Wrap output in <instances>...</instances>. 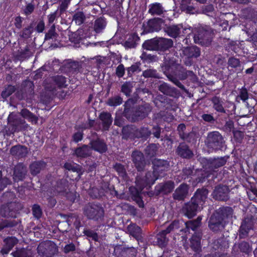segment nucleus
I'll return each instance as SVG.
<instances>
[{
  "label": "nucleus",
  "mask_w": 257,
  "mask_h": 257,
  "mask_svg": "<svg viewBox=\"0 0 257 257\" xmlns=\"http://www.w3.org/2000/svg\"><path fill=\"white\" fill-rule=\"evenodd\" d=\"M34 10V6L32 4H29L27 6L25 10V13L26 15H30L32 13Z\"/></svg>",
  "instance_id": "nucleus-53"
},
{
  "label": "nucleus",
  "mask_w": 257,
  "mask_h": 257,
  "mask_svg": "<svg viewBox=\"0 0 257 257\" xmlns=\"http://www.w3.org/2000/svg\"><path fill=\"white\" fill-rule=\"evenodd\" d=\"M44 23L43 22H40L37 26V30L38 32H42L44 29Z\"/></svg>",
  "instance_id": "nucleus-60"
},
{
  "label": "nucleus",
  "mask_w": 257,
  "mask_h": 257,
  "mask_svg": "<svg viewBox=\"0 0 257 257\" xmlns=\"http://www.w3.org/2000/svg\"><path fill=\"white\" fill-rule=\"evenodd\" d=\"M213 103L214 104V108L218 111L223 112L224 111L223 107L222 106V103L219 100V99L217 97H215L212 100Z\"/></svg>",
  "instance_id": "nucleus-34"
},
{
  "label": "nucleus",
  "mask_w": 257,
  "mask_h": 257,
  "mask_svg": "<svg viewBox=\"0 0 257 257\" xmlns=\"http://www.w3.org/2000/svg\"><path fill=\"white\" fill-rule=\"evenodd\" d=\"M57 12H55L51 14H50L48 17V21L50 24H52L54 22L56 18Z\"/></svg>",
  "instance_id": "nucleus-55"
},
{
  "label": "nucleus",
  "mask_w": 257,
  "mask_h": 257,
  "mask_svg": "<svg viewBox=\"0 0 257 257\" xmlns=\"http://www.w3.org/2000/svg\"><path fill=\"white\" fill-rule=\"evenodd\" d=\"M188 187L187 185L183 184L177 188L174 193L175 199L181 200L184 199L188 195Z\"/></svg>",
  "instance_id": "nucleus-9"
},
{
  "label": "nucleus",
  "mask_w": 257,
  "mask_h": 257,
  "mask_svg": "<svg viewBox=\"0 0 257 257\" xmlns=\"http://www.w3.org/2000/svg\"><path fill=\"white\" fill-rule=\"evenodd\" d=\"M78 167L77 165L70 163H66L64 165V167L66 169L72 170L73 172H75L77 170Z\"/></svg>",
  "instance_id": "nucleus-45"
},
{
  "label": "nucleus",
  "mask_w": 257,
  "mask_h": 257,
  "mask_svg": "<svg viewBox=\"0 0 257 257\" xmlns=\"http://www.w3.org/2000/svg\"><path fill=\"white\" fill-rule=\"evenodd\" d=\"M105 26L106 22L105 20L103 18H100L95 21L94 30L97 33H100L105 28Z\"/></svg>",
  "instance_id": "nucleus-21"
},
{
  "label": "nucleus",
  "mask_w": 257,
  "mask_h": 257,
  "mask_svg": "<svg viewBox=\"0 0 257 257\" xmlns=\"http://www.w3.org/2000/svg\"><path fill=\"white\" fill-rule=\"evenodd\" d=\"M174 188L173 182L169 181L167 182L163 186V190L165 192H171Z\"/></svg>",
  "instance_id": "nucleus-39"
},
{
  "label": "nucleus",
  "mask_w": 257,
  "mask_h": 257,
  "mask_svg": "<svg viewBox=\"0 0 257 257\" xmlns=\"http://www.w3.org/2000/svg\"><path fill=\"white\" fill-rule=\"evenodd\" d=\"M85 234L88 236H91L94 240H97L98 239L97 235L96 233H94L90 231H86Z\"/></svg>",
  "instance_id": "nucleus-59"
},
{
  "label": "nucleus",
  "mask_w": 257,
  "mask_h": 257,
  "mask_svg": "<svg viewBox=\"0 0 257 257\" xmlns=\"http://www.w3.org/2000/svg\"><path fill=\"white\" fill-rule=\"evenodd\" d=\"M160 21L156 20H151L149 22V25L150 26L152 27L153 26H154V27L152 29V31H158L160 29V26L156 27V25L158 26L160 24Z\"/></svg>",
  "instance_id": "nucleus-41"
},
{
  "label": "nucleus",
  "mask_w": 257,
  "mask_h": 257,
  "mask_svg": "<svg viewBox=\"0 0 257 257\" xmlns=\"http://www.w3.org/2000/svg\"><path fill=\"white\" fill-rule=\"evenodd\" d=\"M201 220L202 218L198 217L196 220L186 222V226L188 229L191 228L192 230H194L200 225Z\"/></svg>",
  "instance_id": "nucleus-29"
},
{
  "label": "nucleus",
  "mask_w": 257,
  "mask_h": 257,
  "mask_svg": "<svg viewBox=\"0 0 257 257\" xmlns=\"http://www.w3.org/2000/svg\"><path fill=\"white\" fill-rule=\"evenodd\" d=\"M57 251V249L55 244L51 241L42 242L38 246V253L48 257L51 256Z\"/></svg>",
  "instance_id": "nucleus-3"
},
{
  "label": "nucleus",
  "mask_w": 257,
  "mask_h": 257,
  "mask_svg": "<svg viewBox=\"0 0 257 257\" xmlns=\"http://www.w3.org/2000/svg\"><path fill=\"white\" fill-rule=\"evenodd\" d=\"M11 249H9V247H8V246H7L6 245V246L1 250V252L3 254H7L10 251Z\"/></svg>",
  "instance_id": "nucleus-64"
},
{
  "label": "nucleus",
  "mask_w": 257,
  "mask_h": 257,
  "mask_svg": "<svg viewBox=\"0 0 257 257\" xmlns=\"http://www.w3.org/2000/svg\"><path fill=\"white\" fill-rule=\"evenodd\" d=\"M46 164L43 162H36L30 165L31 172L33 175H36L40 172V170L44 168Z\"/></svg>",
  "instance_id": "nucleus-20"
},
{
  "label": "nucleus",
  "mask_w": 257,
  "mask_h": 257,
  "mask_svg": "<svg viewBox=\"0 0 257 257\" xmlns=\"http://www.w3.org/2000/svg\"><path fill=\"white\" fill-rule=\"evenodd\" d=\"M92 148L95 151L103 153L106 150V147L104 142L100 140H97L96 141L92 142L91 143Z\"/></svg>",
  "instance_id": "nucleus-19"
},
{
  "label": "nucleus",
  "mask_w": 257,
  "mask_h": 257,
  "mask_svg": "<svg viewBox=\"0 0 257 257\" xmlns=\"http://www.w3.org/2000/svg\"><path fill=\"white\" fill-rule=\"evenodd\" d=\"M155 72L154 70H148L143 72V75L145 77H152L154 75Z\"/></svg>",
  "instance_id": "nucleus-56"
},
{
  "label": "nucleus",
  "mask_w": 257,
  "mask_h": 257,
  "mask_svg": "<svg viewBox=\"0 0 257 257\" xmlns=\"http://www.w3.org/2000/svg\"><path fill=\"white\" fill-rule=\"evenodd\" d=\"M240 61L238 59L231 57L228 60V67L231 68H236L240 66Z\"/></svg>",
  "instance_id": "nucleus-37"
},
{
  "label": "nucleus",
  "mask_w": 257,
  "mask_h": 257,
  "mask_svg": "<svg viewBox=\"0 0 257 257\" xmlns=\"http://www.w3.org/2000/svg\"><path fill=\"white\" fill-rule=\"evenodd\" d=\"M182 52L184 55L189 58L198 57L200 54V50L199 48L196 46H191L189 47L184 48L182 50Z\"/></svg>",
  "instance_id": "nucleus-13"
},
{
  "label": "nucleus",
  "mask_w": 257,
  "mask_h": 257,
  "mask_svg": "<svg viewBox=\"0 0 257 257\" xmlns=\"http://www.w3.org/2000/svg\"><path fill=\"white\" fill-rule=\"evenodd\" d=\"M85 17L82 12H78L75 14L73 16V20L75 23L78 25L82 24L84 20Z\"/></svg>",
  "instance_id": "nucleus-33"
},
{
  "label": "nucleus",
  "mask_w": 257,
  "mask_h": 257,
  "mask_svg": "<svg viewBox=\"0 0 257 257\" xmlns=\"http://www.w3.org/2000/svg\"><path fill=\"white\" fill-rule=\"evenodd\" d=\"M134 163L138 171H141L144 167L143 155L139 151H135L132 155Z\"/></svg>",
  "instance_id": "nucleus-10"
},
{
  "label": "nucleus",
  "mask_w": 257,
  "mask_h": 257,
  "mask_svg": "<svg viewBox=\"0 0 257 257\" xmlns=\"http://www.w3.org/2000/svg\"><path fill=\"white\" fill-rule=\"evenodd\" d=\"M236 247H238L241 252H245L246 253H248V252H250L251 250L249 244L246 242H241L237 245H235L234 246V249H235Z\"/></svg>",
  "instance_id": "nucleus-30"
},
{
  "label": "nucleus",
  "mask_w": 257,
  "mask_h": 257,
  "mask_svg": "<svg viewBox=\"0 0 257 257\" xmlns=\"http://www.w3.org/2000/svg\"><path fill=\"white\" fill-rule=\"evenodd\" d=\"M200 234H195L191 239V246L195 251H198L200 249Z\"/></svg>",
  "instance_id": "nucleus-18"
},
{
  "label": "nucleus",
  "mask_w": 257,
  "mask_h": 257,
  "mask_svg": "<svg viewBox=\"0 0 257 257\" xmlns=\"http://www.w3.org/2000/svg\"><path fill=\"white\" fill-rule=\"evenodd\" d=\"M195 43L202 45L207 46L210 43V40L208 37V33L203 30H200L198 34H195L194 37Z\"/></svg>",
  "instance_id": "nucleus-7"
},
{
  "label": "nucleus",
  "mask_w": 257,
  "mask_h": 257,
  "mask_svg": "<svg viewBox=\"0 0 257 257\" xmlns=\"http://www.w3.org/2000/svg\"><path fill=\"white\" fill-rule=\"evenodd\" d=\"M224 164H225V160L222 158L216 159L212 163V164L213 165H217V167L222 166Z\"/></svg>",
  "instance_id": "nucleus-49"
},
{
  "label": "nucleus",
  "mask_w": 257,
  "mask_h": 257,
  "mask_svg": "<svg viewBox=\"0 0 257 257\" xmlns=\"http://www.w3.org/2000/svg\"><path fill=\"white\" fill-rule=\"evenodd\" d=\"M21 114L24 118L28 119L32 113L27 109H23L21 111Z\"/></svg>",
  "instance_id": "nucleus-57"
},
{
  "label": "nucleus",
  "mask_w": 257,
  "mask_h": 257,
  "mask_svg": "<svg viewBox=\"0 0 257 257\" xmlns=\"http://www.w3.org/2000/svg\"><path fill=\"white\" fill-rule=\"evenodd\" d=\"M128 229L131 234L134 236H139L141 231V228L135 224L130 225Z\"/></svg>",
  "instance_id": "nucleus-32"
},
{
  "label": "nucleus",
  "mask_w": 257,
  "mask_h": 257,
  "mask_svg": "<svg viewBox=\"0 0 257 257\" xmlns=\"http://www.w3.org/2000/svg\"><path fill=\"white\" fill-rule=\"evenodd\" d=\"M14 205V204H11L10 206H7L3 207L1 209V213L2 216L4 217H16V215L15 212L13 211H10V207H13Z\"/></svg>",
  "instance_id": "nucleus-25"
},
{
  "label": "nucleus",
  "mask_w": 257,
  "mask_h": 257,
  "mask_svg": "<svg viewBox=\"0 0 257 257\" xmlns=\"http://www.w3.org/2000/svg\"><path fill=\"white\" fill-rule=\"evenodd\" d=\"M122 103V99L119 96H114L108 99L107 103L109 106H116Z\"/></svg>",
  "instance_id": "nucleus-31"
},
{
  "label": "nucleus",
  "mask_w": 257,
  "mask_h": 257,
  "mask_svg": "<svg viewBox=\"0 0 257 257\" xmlns=\"http://www.w3.org/2000/svg\"><path fill=\"white\" fill-rule=\"evenodd\" d=\"M241 99L245 100L248 98L247 92L246 90H242L240 93Z\"/></svg>",
  "instance_id": "nucleus-61"
},
{
  "label": "nucleus",
  "mask_w": 257,
  "mask_h": 257,
  "mask_svg": "<svg viewBox=\"0 0 257 257\" xmlns=\"http://www.w3.org/2000/svg\"><path fill=\"white\" fill-rule=\"evenodd\" d=\"M144 49L148 50H155L158 48V41L150 40L146 41L143 45Z\"/></svg>",
  "instance_id": "nucleus-23"
},
{
  "label": "nucleus",
  "mask_w": 257,
  "mask_h": 257,
  "mask_svg": "<svg viewBox=\"0 0 257 257\" xmlns=\"http://www.w3.org/2000/svg\"><path fill=\"white\" fill-rule=\"evenodd\" d=\"M26 173V168L23 164L17 165L14 171V179L15 181L22 180Z\"/></svg>",
  "instance_id": "nucleus-11"
},
{
  "label": "nucleus",
  "mask_w": 257,
  "mask_h": 257,
  "mask_svg": "<svg viewBox=\"0 0 257 257\" xmlns=\"http://www.w3.org/2000/svg\"><path fill=\"white\" fill-rule=\"evenodd\" d=\"M214 10V8L212 6L209 5L204 10H203V13L209 15V13L212 12Z\"/></svg>",
  "instance_id": "nucleus-58"
},
{
  "label": "nucleus",
  "mask_w": 257,
  "mask_h": 257,
  "mask_svg": "<svg viewBox=\"0 0 257 257\" xmlns=\"http://www.w3.org/2000/svg\"><path fill=\"white\" fill-rule=\"evenodd\" d=\"M75 248V247L74 245L72 243H70V244H67L66 245H65V246L64 247V250L65 252L68 253L70 251L74 250Z\"/></svg>",
  "instance_id": "nucleus-48"
},
{
  "label": "nucleus",
  "mask_w": 257,
  "mask_h": 257,
  "mask_svg": "<svg viewBox=\"0 0 257 257\" xmlns=\"http://www.w3.org/2000/svg\"><path fill=\"white\" fill-rule=\"evenodd\" d=\"M82 138V134L81 132H77L73 136V140L75 142H78L81 140Z\"/></svg>",
  "instance_id": "nucleus-54"
},
{
  "label": "nucleus",
  "mask_w": 257,
  "mask_h": 257,
  "mask_svg": "<svg viewBox=\"0 0 257 257\" xmlns=\"http://www.w3.org/2000/svg\"><path fill=\"white\" fill-rule=\"evenodd\" d=\"M56 81L59 86H63L66 82L65 78L62 76L58 77Z\"/></svg>",
  "instance_id": "nucleus-52"
},
{
  "label": "nucleus",
  "mask_w": 257,
  "mask_h": 257,
  "mask_svg": "<svg viewBox=\"0 0 257 257\" xmlns=\"http://www.w3.org/2000/svg\"><path fill=\"white\" fill-rule=\"evenodd\" d=\"M124 73V68L123 65H119L116 69V74L119 77L123 76Z\"/></svg>",
  "instance_id": "nucleus-44"
},
{
  "label": "nucleus",
  "mask_w": 257,
  "mask_h": 257,
  "mask_svg": "<svg viewBox=\"0 0 257 257\" xmlns=\"http://www.w3.org/2000/svg\"><path fill=\"white\" fill-rule=\"evenodd\" d=\"M229 188L226 186H219L213 192V196L217 200L225 201L228 198Z\"/></svg>",
  "instance_id": "nucleus-5"
},
{
  "label": "nucleus",
  "mask_w": 257,
  "mask_h": 257,
  "mask_svg": "<svg viewBox=\"0 0 257 257\" xmlns=\"http://www.w3.org/2000/svg\"><path fill=\"white\" fill-rule=\"evenodd\" d=\"M209 141L216 146H220L222 143V138L221 135L217 132H213L209 134L208 136Z\"/></svg>",
  "instance_id": "nucleus-15"
},
{
  "label": "nucleus",
  "mask_w": 257,
  "mask_h": 257,
  "mask_svg": "<svg viewBox=\"0 0 257 257\" xmlns=\"http://www.w3.org/2000/svg\"><path fill=\"white\" fill-rule=\"evenodd\" d=\"M12 254L14 257H32V251L25 249H17Z\"/></svg>",
  "instance_id": "nucleus-24"
},
{
  "label": "nucleus",
  "mask_w": 257,
  "mask_h": 257,
  "mask_svg": "<svg viewBox=\"0 0 257 257\" xmlns=\"http://www.w3.org/2000/svg\"><path fill=\"white\" fill-rule=\"evenodd\" d=\"M85 214L90 218H97L98 214L101 215L102 210L96 206H88L84 211Z\"/></svg>",
  "instance_id": "nucleus-12"
},
{
  "label": "nucleus",
  "mask_w": 257,
  "mask_h": 257,
  "mask_svg": "<svg viewBox=\"0 0 257 257\" xmlns=\"http://www.w3.org/2000/svg\"><path fill=\"white\" fill-rule=\"evenodd\" d=\"M115 170L118 172L119 175L124 178L125 176V172L123 166L120 164H116L114 166Z\"/></svg>",
  "instance_id": "nucleus-38"
},
{
  "label": "nucleus",
  "mask_w": 257,
  "mask_h": 257,
  "mask_svg": "<svg viewBox=\"0 0 257 257\" xmlns=\"http://www.w3.org/2000/svg\"><path fill=\"white\" fill-rule=\"evenodd\" d=\"M15 90V87L12 85H9L5 88L2 93V96L3 98H7L12 94Z\"/></svg>",
  "instance_id": "nucleus-35"
},
{
  "label": "nucleus",
  "mask_w": 257,
  "mask_h": 257,
  "mask_svg": "<svg viewBox=\"0 0 257 257\" xmlns=\"http://www.w3.org/2000/svg\"><path fill=\"white\" fill-rule=\"evenodd\" d=\"M92 150L87 146L79 148L75 150V153L78 157H85L91 154Z\"/></svg>",
  "instance_id": "nucleus-17"
},
{
  "label": "nucleus",
  "mask_w": 257,
  "mask_h": 257,
  "mask_svg": "<svg viewBox=\"0 0 257 257\" xmlns=\"http://www.w3.org/2000/svg\"><path fill=\"white\" fill-rule=\"evenodd\" d=\"M5 242L7 246L9 247V249H12L13 247L17 243L18 240L16 237H11L6 238L5 240Z\"/></svg>",
  "instance_id": "nucleus-36"
},
{
  "label": "nucleus",
  "mask_w": 257,
  "mask_h": 257,
  "mask_svg": "<svg viewBox=\"0 0 257 257\" xmlns=\"http://www.w3.org/2000/svg\"><path fill=\"white\" fill-rule=\"evenodd\" d=\"M179 224V221H174L171 224H170L166 230L160 232L157 237V242L160 246L163 247L166 245L168 241L165 237L166 234L170 232L171 230L175 228H178Z\"/></svg>",
  "instance_id": "nucleus-4"
},
{
  "label": "nucleus",
  "mask_w": 257,
  "mask_h": 257,
  "mask_svg": "<svg viewBox=\"0 0 257 257\" xmlns=\"http://www.w3.org/2000/svg\"><path fill=\"white\" fill-rule=\"evenodd\" d=\"M207 195L208 191L206 189H198L191 202L186 204L183 208L186 216L192 218L197 212L200 211L203 207Z\"/></svg>",
  "instance_id": "nucleus-2"
},
{
  "label": "nucleus",
  "mask_w": 257,
  "mask_h": 257,
  "mask_svg": "<svg viewBox=\"0 0 257 257\" xmlns=\"http://www.w3.org/2000/svg\"><path fill=\"white\" fill-rule=\"evenodd\" d=\"M33 212L36 217L39 218L42 214V211L40 206L38 205H34L33 207Z\"/></svg>",
  "instance_id": "nucleus-40"
},
{
  "label": "nucleus",
  "mask_w": 257,
  "mask_h": 257,
  "mask_svg": "<svg viewBox=\"0 0 257 257\" xmlns=\"http://www.w3.org/2000/svg\"><path fill=\"white\" fill-rule=\"evenodd\" d=\"M169 87L166 83H163L159 86V90L164 94H167L169 92Z\"/></svg>",
  "instance_id": "nucleus-47"
},
{
  "label": "nucleus",
  "mask_w": 257,
  "mask_h": 257,
  "mask_svg": "<svg viewBox=\"0 0 257 257\" xmlns=\"http://www.w3.org/2000/svg\"><path fill=\"white\" fill-rule=\"evenodd\" d=\"M177 151L178 154L184 158H190L192 155L191 151L186 146L184 145L179 146Z\"/></svg>",
  "instance_id": "nucleus-22"
},
{
  "label": "nucleus",
  "mask_w": 257,
  "mask_h": 257,
  "mask_svg": "<svg viewBox=\"0 0 257 257\" xmlns=\"http://www.w3.org/2000/svg\"><path fill=\"white\" fill-rule=\"evenodd\" d=\"M121 91L126 95L130 94L131 91V85L128 83L123 84L121 87Z\"/></svg>",
  "instance_id": "nucleus-43"
},
{
  "label": "nucleus",
  "mask_w": 257,
  "mask_h": 257,
  "mask_svg": "<svg viewBox=\"0 0 257 257\" xmlns=\"http://www.w3.org/2000/svg\"><path fill=\"white\" fill-rule=\"evenodd\" d=\"M209 226L214 231L221 229L224 226L222 218L218 214L213 215L210 219Z\"/></svg>",
  "instance_id": "nucleus-6"
},
{
  "label": "nucleus",
  "mask_w": 257,
  "mask_h": 257,
  "mask_svg": "<svg viewBox=\"0 0 257 257\" xmlns=\"http://www.w3.org/2000/svg\"><path fill=\"white\" fill-rule=\"evenodd\" d=\"M31 33V32L30 29L29 28H26L23 30V31L20 34V36L24 38H27L29 37Z\"/></svg>",
  "instance_id": "nucleus-51"
},
{
  "label": "nucleus",
  "mask_w": 257,
  "mask_h": 257,
  "mask_svg": "<svg viewBox=\"0 0 257 257\" xmlns=\"http://www.w3.org/2000/svg\"><path fill=\"white\" fill-rule=\"evenodd\" d=\"M2 172L0 171V191L2 190L9 183L8 179L7 178H2Z\"/></svg>",
  "instance_id": "nucleus-42"
},
{
  "label": "nucleus",
  "mask_w": 257,
  "mask_h": 257,
  "mask_svg": "<svg viewBox=\"0 0 257 257\" xmlns=\"http://www.w3.org/2000/svg\"><path fill=\"white\" fill-rule=\"evenodd\" d=\"M153 164L154 172L153 173H148L144 179L137 178V195H139L144 188H147L148 189L150 188L159 177L162 176L158 174L160 172L162 173L167 170L169 166L166 161L162 160H155Z\"/></svg>",
  "instance_id": "nucleus-1"
},
{
  "label": "nucleus",
  "mask_w": 257,
  "mask_h": 257,
  "mask_svg": "<svg viewBox=\"0 0 257 257\" xmlns=\"http://www.w3.org/2000/svg\"><path fill=\"white\" fill-rule=\"evenodd\" d=\"M182 29L177 26H172L167 28V32L169 36L176 37L181 33Z\"/></svg>",
  "instance_id": "nucleus-26"
},
{
  "label": "nucleus",
  "mask_w": 257,
  "mask_h": 257,
  "mask_svg": "<svg viewBox=\"0 0 257 257\" xmlns=\"http://www.w3.org/2000/svg\"><path fill=\"white\" fill-rule=\"evenodd\" d=\"M203 119L207 121L210 122L213 120V117L210 115L207 114H205L202 115Z\"/></svg>",
  "instance_id": "nucleus-62"
},
{
  "label": "nucleus",
  "mask_w": 257,
  "mask_h": 257,
  "mask_svg": "<svg viewBox=\"0 0 257 257\" xmlns=\"http://www.w3.org/2000/svg\"><path fill=\"white\" fill-rule=\"evenodd\" d=\"M28 119L33 123H36L37 122V118L32 114L30 116Z\"/></svg>",
  "instance_id": "nucleus-63"
},
{
  "label": "nucleus",
  "mask_w": 257,
  "mask_h": 257,
  "mask_svg": "<svg viewBox=\"0 0 257 257\" xmlns=\"http://www.w3.org/2000/svg\"><path fill=\"white\" fill-rule=\"evenodd\" d=\"M172 45L173 42L171 39L161 38L158 40V48L161 47L163 49H167L171 47Z\"/></svg>",
  "instance_id": "nucleus-27"
},
{
  "label": "nucleus",
  "mask_w": 257,
  "mask_h": 257,
  "mask_svg": "<svg viewBox=\"0 0 257 257\" xmlns=\"http://www.w3.org/2000/svg\"><path fill=\"white\" fill-rule=\"evenodd\" d=\"M70 1H71L70 0H61V4L59 8L61 12L65 11V10L67 8Z\"/></svg>",
  "instance_id": "nucleus-46"
},
{
  "label": "nucleus",
  "mask_w": 257,
  "mask_h": 257,
  "mask_svg": "<svg viewBox=\"0 0 257 257\" xmlns=\"http://www.w3.org/2000/svg\"><path fill=\"white\" fill-rule=\"evenodd\" d=\"M149 12L152 15H160L163 12V8L160 4H154L151 5Z\"/></svg>",
  "instance_id": "nucleus-28"
},
{
  "label": "nucleus",
  "mask_w": 257,
  "mask_h": 257,
  "mask_svg": "<svg viewBox=\"0 0 257 257\" xmlns=\"http://www.w3.org/2000/svg\"><path fill=\"white\" fill-rule=\"evenodd\" d=\"M253 223L249 219H244L240 227L239 236L244 238L247 236L249 232L252 229Z\"/></svg>",
  "instance_id": "nucleus-8"
},
{
  "label": "nucleus",
  "mask_w": 257,
  "mask_h": 257,
  "mask_svg": "<svg viewBox=\"0 0 257 257\" xmlns=\"http://www.w3.org/2000/svg\"><path fill=\"white\" fill-rule=\"evenodd\" d=\"M27 153V148L21 146H16L12 147L11 149V153L12 155L19 157L25 156Z\"/></svg>",
  "instance_id": "nucleus-14"
},
{
  "label": "nucleus",
  "mask_w": 257,
  "mask_h": 257,
  "mask_svg": "<svg viewBox=\"0 0 257 257\" xmlns=\"http://www.w3.org/2000/svg\"><path fill=\"white\" fill-rule=\"evenodd\" d=\"M22 18L20 17H17L15 19V25L18 28L21 29L22 27Z\"/></svg>",
  "instance_id": "nucleus-50"
},
{
  "label": "nucleus",
  "mask_w": 257,
  "mask_h": 257,
  "mask_svg": "<svg viewBox=\"0 0 257 257\" xmlns=\"http://www.w3.org/2000/svg\"><path fill=\"white\" fill-rule=\"evenodd\" d=\"M99 117L103 122L104 128L107 130L112 121L110 114L107 112H102L100 114Z\"/></svg>",
  "instance_id": "nucleus-16"
}]
</instances>
